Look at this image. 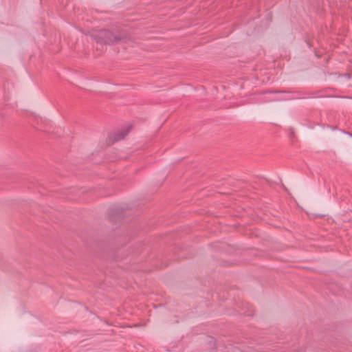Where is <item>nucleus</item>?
Masks as SVG:
<instances>
[{
  "mask_svg": "<svg viewBox=\"0 0 352 352\" xmlns=\"http://www.w3.org/2000/svg\"><path fill=\"white\" fill-rule=\"evenodd\" d=\"M99 38L101 40V42L106 44H111L122 39L120 35L106 30L100 31Z\"/></svg>",
  "mask_w": 352,
  "mask_h": 352,
  "instance_id": "f257e3e1",
  "label": "nucleus"
},
{
  "mask_svg": "<svg viewBox=\"0 0 352 352\" xmlns=\"http://www.w3.org/2000/svg\"><path fill=\"white\" fill-rule=\"evenodd\" d=\"M130 131V127L128 126L126 129L121 130L119 132L115 133L111 135V138L113 142H118L124 138Z\"/></svg>",
  "mask_w": 352,
  "mask_h": 352,
  "instance_id": "f03ea898",
  "label": "nucleus"
}]
</instances>
